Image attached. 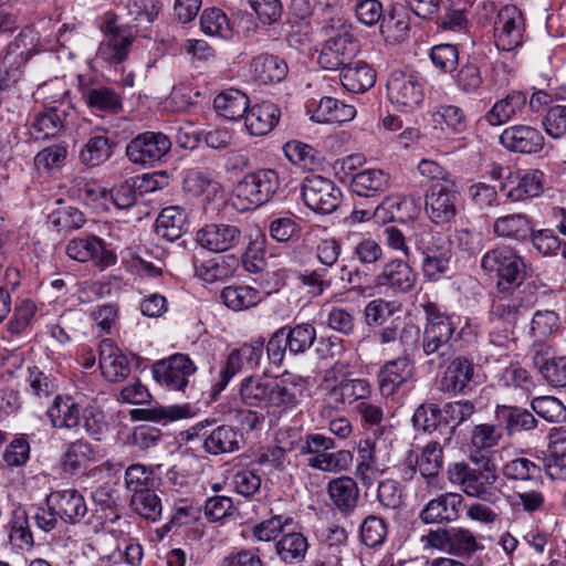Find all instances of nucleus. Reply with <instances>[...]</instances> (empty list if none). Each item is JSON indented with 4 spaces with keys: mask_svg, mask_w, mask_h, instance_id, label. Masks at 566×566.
Returning a JSON list of instances; mask_svg holds the SVG:
<instances>
[{
    "mask_svg": "<svg viewBox=\"0 0 566 566\" xmlns=\"http://www.w3.org/2000/svg\"><path fill=\"white\" fill-rule=\"evenodd\" d=\"M240 398L249 407L282 413L295 409L304 392L303 380L293 375L270 378L249 376L240 385Z\"/></svg>",
    "mask_w": 566,
    "mask_h": 566,
    "instance_id": "f257e3e1",
    "label": "nucleus"
},
{
    "mask_svg": "<svg viewBox=\"0 0 566 566\" xmlns=\"http://www.w3.org/2000/svg\"><path fill=\"white\" fill-rule=\"evenodd\" d=\"M471 459L474 467L463 461L449 464L447 469L449 482L459 486L470 497L490 505H497L503 497V492L495 485L499 479L495 464L484 455L471 457Z\"/></svg>",
    "mask_w": 566,
    "mask_h": 566,
    "instance_id": "f03ea898",
    "label": "nucleus"
},
{
    "mask_svg": "<svg viewBox=\"0 0 566 566\" xmlns=\"http://www.w3.org/2000/svg\"><path fill=\"white\" fill-rule=\"evenodd\" d=\"M350 365L343 360H337L325 370L319 389L336 406L353 405L367 400L371 392V384L365 378H354Z\"/></svg>",
    "mask_w": 566,
    "mask_h": 566,
    "instance_id": "7ed1b4c3",
    "label": "nucleus"
},
{
    "mask_svg": "<svg viewBox=\"0 0 566 566\" xmlns=\"http://www.w3.org/2000/svg\"><path fill=\"white\" fill-rule=\"evenodd\" d=\"M426 324L422 335V350L426 356L444 354L440 350L461 338L464 327H460L461 317L447 313L441 305L428 301L422 304Z\"/></svg>",
    "mask_w": 566,
    "mask_h": 566,
    "instance_id": "20e7f679",
    "label": "nucleus"
},
{
    "mask_svg": "<svg viewBox=\"0 0 566 566\" xmlns=\"http://www.w3.org/2000/svg\"><path fill=\"white\" fill-rule=\"evenodd\" d=\"M481 269L496 277L499 291H504V287H520L527 274L526 260L506 244H497L486 251L481 259Z\"/></svg>",
    "mask_w": 566,
    "mask_h": 566,
    "instance_id": "39448f33",
    "label": "nucleus"
},
{
    "mask_svg": "<svg viewBox=\"0 0 566 566\" xmlns=\"http://www.w3.org/2000/svg\"><path fill=\"white\" fill-rule=\"evenodd\" d=\"M413 242L422 255L421 271L427 281L438 282L450 272L451 243L442 233L418 229L413 233Z\"/></svg>",
    "mask_w": 566,
    "mask_h": 566,
    "instance_id": "423d86ee",
    "label": "nucleus"
},
{
    "mask_svg": "<svg viewBox=\"0 0 566 566\" xmlns=\"http://www.w3.org/2000/svg\"><path fill=\"white\" fill-rule=\"evenodd\" d=\"M333 438L322 433H308L298 442L302 455H310L307 464L324 472H345L353 463V453L348 450H335Z\"/></svg>",
    "mask_w": 566,
    "mask_h": 566,
    "instance_id": "0eeeda50",
    "label": "nucleus"
},
{
    "mask_svg": "<svg viewBox=\"0 0 566 566\" xmlns=\"http://www.w3.org/2000/svg\"><path fill=\"white\" fill-rule=\"evenodd\" d=\"M171 149L170 138L161 132H144L128 142L125 148L127 159L143 168H153L166 161Z\"/></svg>",
    "mask_w": 566,
    "mask_h": 566,
    "instance_id": "6e6552de",
    "label": "nucleus"
},
{
    "mask_svg": "<svg viewBox=\"0 0 566 566\" xmlns=\"http://www.w3.org/2000/svg\"><path fill=\"white\" fill-rule=\"evenodd\" d=\"M280 187L279 174L274 169H259L247 174L235 186V197L244 202L242 209L258 208L269 202Z\"/></svg>",
    "mask_w": 566,
    "mask_h": 566,
    "instance_id": "1a4fd4ad",
    "label": "nucleus"
},
{
    "mask_svg": "<svg viewBox=\"0 0 566 566\" xmlns=\"http://www.w3.org/2000/svg\"><path fill=\"white\" fill-rule=\"evenodd\" d=\"M301 195L305 206L319 214L334 212L342 201V190L333 180L319 175L303 179Z\"/></svg>",
    "mask_w": 566,
    "mask_h": 566,
    "instance_id": "9d476101",
    "label": "nucleus"
},
{
    "mask_svg": "<svg viewBox=\"0 0 566 566\" xmlns=\"http://www.w3.org/2000/svg\"><path fill=\"white\" fill-rule=\"evenodd\" d=\"M151 371L155 380L168 390L186 394L197 366L188 355L176 353L168 358L157 360Z\"/></svg>",
    "mask_w": 566,
    "mask_h": 566,
    "instance_id": "9b49d317",
    "label": "nucleus"
},
{
    "mask_svg": "<svg viewBox=\"0 0 566 566\" xmlns=\"http://www.w3.org/2000/svg\"><path fill=\"white\" fill-rule=\"evenodd\" d=\"M390 102L401 112H413L424 98L421 80L410 73L394 71L387 81Z\"/></svg>",
    "mask_w": 566,
    "mask_h": 566,
    "instance_id": "f8f14e48",
    "label": "nucleus"
},
{
    "mask_svg": "<svg viewBox=\"0 0 566 566\" xmlns=\"http://www.w3.org/2000/svg\"><path fill=\"white\" fill-rule=\"evenodd\" d=\"M494 41L501 51H513L524 41L525 19L522 11L513 4L504 6L494 21Z\"/></svg>",
    "mask_w": 566,
    "mask_h": 566,
    "instance_id": "ddd939ff",
    "label": "nucleus"
},
{
    "mask_svg": "<svg viewBox=\"0 0 566 566\" xmlns=\"http://www.w3.org/2000/svg\"><path fill=\"white\" fill-rule=\"evenodd\" d=\"M500 190L511 202H526L544 191V172L539 169L511 171L501 182Z\"/></svg>",
    "mask_w": 566,
    "mask_h": 566,
    "instance_id": "4468645a",
    "label": "nucleus"
},
{
    "mask_svg": "<svg viewBox=\"0 0 566 566\" xmlns=\"http://www.w3.org/2000/svg\"><path fill=\"white\" fill-rule=\"evenodd\" d=\"M465 507L461 493L444 492L429 500L419 512V520L426 524H449L460 518Z\"/></svg>",
    "mask_w": 566,
    "mask_h": 566,
    "instance_id": "2eb2a0df",
    "label": "nucleus"
},
{
    "mask_svg": "<svg viewBox=\"0 0 566 566\" xmlns=\"http://www.w3.org/2000/svg\"><path fill=\"white\" fill-rule=\"evenodd\" d=\"M133 39V32L119 25L116 19L108 20L105 27V38L98 45L96 59L111 66L120 64L128 56Z\"/></svg>",
    "mask_w": 566,
    "mask_h": 566,
    "instance_id": "dca6fc26",
    "label": "nucleus"
},
{
    "mask_svg": "<svg viewBox=\"0 0 566 566\" xmlns=\"http://www.w3.org/2000/svg\"><path fill=\"white\" fill-rule=\"evenodd\" d=\"M357 52L358 46L354 36L348 32L338 33L324 42L317 63L328 71H342L353 62Z\"/></svg>",
    "mask_w": 566,
    "mask_h": 566,
    "instance_id": "f3484780",
    "label": "nucleus"
},
{
    "mask_svg": "<svg viewBox=\"0 0 566 566\" xmlns=\"http://www.w3.org/2000/svg\"><path fill=\"white\" fill-rule=\"evenodd\" d=\"M65 252L69 258L78 262H93L99 268H108L116 263V254L107 249L106 243L94 234L77 237L69 241Z\"/></svg>",
    "mask_w": 566,
    "mask_h": 566,
    "instance_id": "a211bd4d",
    "label": "nucleus"
},
{
    "mask_svg": "<svg viewBox=\"0 0 566 566\" xmlns=\"http://www.w3.org/2000/svg\"><path fill=\"white\" fill-rule=\"evenodd\" d=\"M459 193L455 184H433L426 195V211L436 224L451 222L457 216Z\"/></svg>",
    "mask_w": 566,
    "mask_h": 566,
    "instance_id": "6ab92c4d",
    "label": "nucleus"
},
{
    "mask_svg": "<svg viewBox=\"0 0 566 566\" xmlns=\"http://www.w3.org/2000/svg\"><path fill=\"white\" fill-rule=\"evenodd\" d=\"M44 503L66 524H80L88 513L86 501L76 489L53 491L45 496Z\"/></svg>",
    "mask_w": 566,
    "mask_h": 566,
    "instance_id": "aec40b11",
    "label": "nucleus"
},
{
    "mask_svg": "<svg viewBox=\"0 0 566 566\" xmlns=\"http://www.w3.org/2000/svg\"><path fill=\"white\" fill-rule=\"evenodd\" d=\"M500 144L512 153L535 155L544 149L545 137L534 126L517 124L506 127L500 135Z\"/></svg>",
    "mask_w": 566,
    "mask_h": 566,
    "instance_id": "412c9836",
    "label": "nucleus"
},
{
    "mask_svg": "<svg viewBox=\"0 0 566 566\" xmlns=\"http://www.w3.org/2000/svg\"><path fill=\"white\" fill-rule=\"evenodd\" d=\"M374 282L376 286L386 287L394 294H407L413 291L417 274L409 260L392 259L382 266Z\"/></svg>",
    "mask_w": 566,
    "mask_h": 566,
    "instance_id": "4be33fe9",
    "label": "nucleus"
},
{
    "mask_svg": "<svg viewBox=\"0 0 566 566\" xmlns=\"http://www.w3.org/2000/svg\"><path fill=\"white\" fill-rule=\"evenodd\" d=\"M473 377V359L465 355H459L447 365L439 380V390L444 394L464 395L471 390Z\"/></svg>",
    "mask_w": 566,
    "mask_h": 566,
    "instance_id": "5701e85b",
    "label": "nucleus"
},
{
    "mask_svg": "<svg viewBox=\"0 0 566 566\" xmlns=\"http://www.w3.org/2000/svg\"><path fill=\"white\" fill-rule=\"evenodd\" d=\"M196 240L201 248L221 253L238 247L242 240V232L234 224L210 223L197 232Z\"/></svg>",
    "mask_w": 566,
    "mask_h": 566,
    "instance_id": "b1692460",
    "label": "nucleus"
},
{
    "mask_svg": "<svg viewBox=\"0 0 566 566\" xmlns=\"http://www.w3.org/2000/svg\"><path fill=\"white\" fill-rule=\"evenodd\" d=\"M517 289L509 290V287H504V291L497 290L491 306L493 322L497 321L514 328L517 321L528 312L530 305L524 301Z\"/></svg>",
    "mask_w": 566,
    "mask_h": 566,
    "instance_id": "393cba45",
    "label": "nucleus"
},
{
    "mask_svg": "<svg viewBox=\"0 0 566 566\" xmlns=\"http://www.w3.org/2000/svg\"><path fill=\"white\" fill-rule=\"evenodd\" d=\"M70 106L62 107L44 105L38 112L30 127V134L35 140H46L64 135L67 129L66 119Z\"/></svg>",
    "mask_w": 566,
    "mask_h": 566,
    "instance_id": "a878e982",
    "label": "nucleus"
},
{
    "mask_svg": "<svg viewBox=\"0 0 566 566\" xmlns=\"http://www.w3.org/2000/svg\"><path fill=\"white\" fill-rule=\"evenodd\" d=\"M78 91L86 106L92 111L118 114L123 109L122 95L112 87L92 86L83 75L77 76Z\"/></svg>",
    "mask_w": 566,
    "mask_h": 566,
    "instance_id": "bb28decb",
    "label": "nucleus"
},
{
    "mask_svg": "<svg viewBox=\"0 0 566 566\" xmlns=\"http://www.w3.org/2000/svg\"><path fill=\"white\" fill-rule=\"evenodd\" d=\"M98 367L103 377L111 382L123 381L130 374V364L111 338H103L98 346Z\"/></svg>",
    "mask_w": 566,
    "mask_h": 566,
    "instance_id": "cd10ccee",
    "label": "nucleus"
},
{
    "mask_svg": "<svg viewBox=\"0 0 566 566\" xmlns=\"http://www.w3.org/2000/svg\"><path fill=\"white\" fill-rule=\"evenodd\" d=\"M390 175L376 168H368L354 172L350 177V190L354 195L374 199L388 191L390 188Z\"/></svg>",
    "mask_w": 566,
    "mask_h": 566,
    "instance_id": "c85d7f7f",
    "label": "nucleus"
},
{
    "mask_svg": "<svg viewBox=\"0 0 566 566\" xmlns=\"http://www.w3.org/2000/svg\"><path fill=\"white\" fill-rule=\"evenodd\" d=\"M412 377V364L407 356L387 361L378 371V385L382 396L389 397Z\"/></svg>",
    "mask_w": 566,
    "mask_h": 566,
    "instance_id": "c756f323",
    "label": "nucleus"
},
{
    "mask_svg": "<svg viewBox=\"0 0 566 566\" xmlns=\"http://www.w3.org/2000/svg\"><path fill=\"white\" fill-rule=\"evenodd\" d=\"M46 417L54 429L73 430L81 423V408L71 395H56L46 410Z\"/></svg>",
    "mask_w": 566,
    "mask_h": 566,
    "instance_id": "7c9ffc66",
    "label": "nucleus"
},
{
    "mask_svg": "<svg viewBox=\"0 0 566 566\" xmlns=\"http://www.w3.org/2000/svg\"><path fill=\"white\" fill-rule=\"evenodd\" d=\"M526 107V93L514 90L493 104L485 114V120L492 126H500L515 117L523 116Z\"/></svg>",
    "mask_w": 566,
    "mask_h": 566,
    "instance_id": "2f4dec72",
    "label": "nucleus"
},
{
    "mask_svg": "<svg viewBox=\"0 0 566 566\" xmlns=\"http://www.w3.org/2000/svg\"><path fill=\"white\" fill-rule=\"evenodd\" d=\"M281 111L272 102L263 101L249 107L245 116V128L252 136H265L277 125Z\"/></svg>",
    "mask_w": 566,
    "mask_h": 566,
    "instance_id": "473e14b6",
    "label": "nucleus"
},
{
    "mask_svg": "<svg viewBox=\"0 0 566 566\" xmlns=\"http://www.w3.org/2000/svg\"><path fill=\"white\" fill-rule=\"evenodd\" d=\"M533 227V219L528 214L515 212L497 217L492 231L497 238L522 243L528 240Z\"/></svg>",
    "mask_w": 566,
    "mask_h": 566,
    "instance_id": "72a5a7b5",
    "label": "nucleus"
},
{
    "mask_svg": "<svg viewBox=\"0 0 566 566\" xmlns=\"http://www.w3.org/2000/svg\"><path fill=\"white\" fill-rule=\"evenodd\" d=\"M327 494L334 507L344 517L352 515L357 507L359 490L357 483L349 476H339L329 481Z\"/></svg>",
    "mask_w": 566,
    "mask_h": 566,
    "instance_id": "f704fd0d",
    "label": "nucleus"
},
{
    "mask_svg": "<svg viewBox=\"0 0 566 566\" xmlns=\"http://www.w3.org/2000/svg\"><path fill=\"white\" fill-rule=\"evenodd\" d=\"M379 430L375 429L361 439L357 447L358 464L357 474L365 480L366 473L370 470H379L388 457V453H381V447H386L385 440L379 438Z\"/></svg>",
    "mask_w": 566,
    "mask_h": 566,
    "instance_id": "c9c22d12",
    "label": "nucleus"
},
{
    "mask_svg": "<svg viewBox=\"0 0 566 566\" xmlns=\"http://www.w3.org/2000/svg\"><path fill=\"white\" fill-rule=\"evenodd\" d=\"M161 4L158 0H129L126 10L128 22L123 28H127L130 32L135 29L136 33L147 36L146 32L150 29L156 20Z\"/></svg>",
    "mask_w": 566,
    "mask_h": 566,
    "instance_id": "e433bc0d",
    "label": "nucleus"
},
{
    "mask_svg": "<svg viewBox=\"0 0 566 566\" xmlns=\"http://www.w3.org/2000/svg\"><path fill=\"white\" fill-rule=\"evenodd\" d=\"M495 417L510 437L534 430L538 424L532 411L517 406L497 405Z\"/></svg>",
    "mask_w": 566,
    "mask_h": 566,
    "instance_id": "4c0bfd02",
    "label": "nucleus"
},
{
    "mask_svg": "<svg viewBox=\"0 0 566 566\" xmlns=\"http://www.w3.org/2000/svg\"><path fill=\"white\" fill-rule=\"evenodd\" d=\"M188 213L180 206L164 208L156 220V233L172 242L188 231Z\"/></svg>",
    "mask_w": 566,
    "mask_h": 566,
    "instance_id": "58836bf2",
    "label": "nucleus"
},
{
    "mask_svg": "<svg viewBox=\"0 0 566 566\" xmlns=\"http://www.w3.org/2000/svg\"><path fill=\"white\" fill-rule=\"evenodd\" d=\"M339 81L346 91L359 94L374 86L376 73L366 62L356 61L340 71Z\"/></svg>",
    "mask_w": 566,
    "mask_h": 566,
    "instance_id": "ea45409f",
    "label": "nucleus"
},
{
    "mask_svg": "<svg viewBox=\"0 0 566 566\" xmlns=\"http://www.w3.org/2000/svg\"><path fill=\"white\" fill-rule=\"evenodd\" d=\"M196 276L206 283L222 281L233 275L239 266V259L234 255L211 258L202 262H193Z\"/></svg>",
    "mask_w": 566,
    "mask_h": 566,
    "instance_id": "a19ab883",
    "label": "nucleus"
},
{
    "mask_svg": "<svg viewBox=\"0 0 566 566\" xmlns=\"http://www.w3.org/2000/svg\"><path fill=\"white\" fill-rule=\"evenodd\" d=\"M220 300L228 308L240 312L260 304L264 295L250 285H228L221 290Z\"/></svg>",
    "mask_w": 566,
    "mask_h": 566,
    "instance_id": "79ce46f5",
    "label": "nucleus"
},
{
    "mask_svg": "<svg viewBox=\"0 0 566 566\" xmlns=\"http://www.w3.org/2000/svg\"><path fill=\"white\" fill-rule=\"evenodd\" d=\"M202 447L209 454L231 453L240 449V434L230 426H219L203 433Z\"/></svg>",
    "mask_w": 566,
    "mask_h": 566,
    "instance_id": "37998d69",
    "label": "nucleus"
},
{
    "mask_svg": "<svg viewBox=\"0 0 566 566\" xmlns=\"http://www.w3.org/2000/svg\"><path fill=\"white\" fill-rule=\"evenodd\" d=\"M216 112L230 120L244 118L249 109V97L241 91L229 88L214 97Z\"/></svg>",
    "mask_w": 566,
    "mask_h": 566,
    "instance_id": "c03bdc74",
    "label": "nucleus"
},
{
    "mask_svg": "<svg viewBox=\"0 0 566 566\" xmlns=\"http://www.w3.org/2000/svg\"><path fill=\"white\" fill-rule=\"evenodd\" d=\"M251 70L259 82L269 84L284 80L289 67L277 55L261 54L252 60Z\"/></svg>",
    "mask_w": 566,
    "mask_h": 566,
    "instance_id": "a18cd8bd",
    "label": "nucleus"
},
{
    "mask_svg": "<svg viewBox=\"0 0 566 566\" xmlns=\"http://www.w3.org/2000/svg\"><path fill=\"white\" fill-rule=\"evenodd\" d=\"M307 549V538L301 532L286 533L275 544V552L285 564L301 563Z\"/></svg>",
    "mask_w": 566,
    "mask_h": 566,
    "instance_id": "49530a36",
    "label": "nucleus"
},
{
    "mask_svg": "<svg viewBox=\"0 0 566 566\" xmlns=\"http://www.w3.org/2000/svg\"><path fill=\"white\" fill-rule=\"evenodd\" d=\"M124 480L130 495L155 490L159 481L155 469L142 463L130 464L125 470Z\"/></svg>",
    "mask_w": 566,
    "mask_h": 566,
    "instance_id": "de8ad7c7",
    "label": "nucleus"
},
{
    "mask_svg": "<svg viewBox=\"0 0 566 566\" xmlns=\"http://www.w3.org/2000/svg\"><path fill=\"white\" fill-rule=\"evenodd\" d=\"M441 411L443 424L448 428L444 436V444H449L454 430L475 412V406L469 400H458L447 402L441 408Z\"/></svg>",
    "mask_w": 566,
    "mask_h": 566,
    "instance_id": "09e8293b",
    "label": "nucleus"
},
{
    "mask_svg": "<svg viewBox=\"0 0 566 566\" xmlns=\"http://www.w3.org/2000/svg\"><path fill=\"white\" fill-rule=\"evenodd\" d=\"M94 458V447L90 442L78 439L67 444L62 455V465L65 472L76 474Z\"/></svg>",
    "mask_w": 566,
    "mask_h": 566,
    "instance_id": "8fccbe9b",
    "label": "nucleus"
},
{
    "mask_svg": "<svg viewBox=\"0 0 566 566\" xmlns=\"http://www.w3.org/2000/svg\"><path fill=\"white\" fill-rule=\"evenodd\" d=\"M134 420L161 421V420H180L193 416L192 406L190 403L159 406L146 409H134L130 411Z\"/></svg>",
    "mask_w": 566,
    "mask_h": 566,
    "instance_id": "3c124183",
    "label": "nucleus"
},
{
    "mask_svg": "<svg viewBox=\"0 0 566 566\" xmlns=\"http://www.w3.org/2000/svg\"><path fill=\"white\" fill-rule=\"evenodd\" d=\"M348 534L344 527L332 526L327 528L322 539L324 560L321 566H343L342 553L346 546Z\"/></svg>",
    "mask_w": 566,
    "mask_h": 566,
    "instance_id": "603ef678",
    "label": "nucleus"
},
{
    "mask_svg": "<svg viewBox=\"0 0 566 566\" xmlns=\"http://www.w3.org/2000/svg\"><path fill=\"white\" fill-rule=\"evenodd\" d=\"M114 145L105 135L92 136L80 151V161L92 168L101 166L112 157Z\"/></svg>",
    "mask_w": 566,
    "mask_h": 566,
    "instance_id": "864d4df0",
    "label": "nucleus"
},
{
    "mask_svg": "<svg viewBox=\"0 0 566 566\" xmlns=\"http://www.w3.org/2000/svg\"><path fill=\"white\" fill-rule=\"evenodd\" d=\"M286 158L295 166L314 171L322 165L319 151L300 140H290L283 146Z\"/></svg>",
    "mask_w": 566,
    "mask_h": 566,
    "instance_id": "5fc2aeb1",
    "label": "nucleus"
},
{
    "mask_svg": "<svg viewBox=\"0 0 566 566\" xmlns=\"http://www.w3.org/2000/svg\"><path fill=\"white\" fill-rule=\"evenodd\" d=\"M9 538L10 542L20 549L31 548L34 545L28 513L22 506L15 507L11 513L9 522Z\"/></svg>",
    "mask_w": 566,
    "mask_h": 566,
    "instance_id": "6e6d98bb",
    "label": "nucleus"
},
{
    "mask_svg": "<svg viewBox=\"0 0 566 566\" xmlns=\"http://www.w3.org/2000/svg\"><path fill=\"white\" fill-rule=\"evenodd\" d=\"M290 354L298 355L308 350L315 339L316 329L310 323L297 324L294 327L283 326Z\"/></svg>",
    "mask_w": 566,
    "mask_h": 566,
    "instance_id": "4d7b16f0",
    "label": "nucleus"
},
{
    "mask_svg": "<svg viewBox=\"0 0 566 566\" xmlns=\"http://www.w3.org/2000/svg\"><path fill=\"white\" fill-rule=\"evenodd\" d=\"M200 27L202 32L210 36L221 39H230L232 36L229 18L219 8L205 9L200 17Z\"/></svg>",
    "mask_w": 566,
    "mask_h": 566,
    "instance_id": "13d9d810",
    "label": "nucleus"
},
{
    "mask_svg": "<svg viewBox=\"0 0 566 566\" xmlns=\"http://www.w3.org/2000/svg\"><path fill=\"white\" fill-rule=\"evenodd\" d=\"M444 441L441 443L438 440L428 442L419 457L415 458V463L423 478L434 476L443 463V448Z\"/></svg>",
    "mask_w": 566,
    "mask_h": 566,
    "instance_id": "bf43d9fd",
    "label": "nucleus"
},
{
    "mask_svg": "<svg viewBox=\"0 0 566 566\" xmlns=\"http://www.w3.org/2000/svg\"><path fill=\"white\" fill-rule=\"evenodd\" d=\"M265 234L260 230L255 231L254 238L251 237V240L242 254V264L247 272L260 273L265 270Z\"/></svg>",
    "mask_w": 566,
    "mask_h": 566,
    "instance_id": "052dcab7",
    "label": "nucleus"
},
{
    "mask_svg": "<svg viewBox=\"0 0 566 566\" xmlns=\"http://www.w3.org/2000/svg\"><path fill=\"white\" fill-rule=\"evenodd\" d=\"M444 12L441 15H436V23L439 29L452 32L467 31L469 20L467 9L461 3L442 2Z\"/></svg>",
    "mask_w": 566,
    "mask_h": 566,
    "instance_id": "680f3d73",
    "label": "nucleus"
},
{
    "mask_svg": "<svg viewBox=\"0 0 566 566\" xmlns=\"http://www.w3.org/2000/svg\"><path fill=\"white\" fill-rule=\"evenodd\" d=\"M129 506L136 514L150 522H156L161 516V500L155 490L130 495Z\"/></svg>",
    "mask_w": 566,
    "mask_h": 566,
    "instance_id": "e2e57ef3",
    "label": "nucleus"
},
{
    "mask_svg": "<svg viewBox=\"0 0 566 566\" xmlns=\"http://www.w3.org/2000/svg\"><path fill=\"white\" fill-rule=\"evenodd\" d=\"M531 409L542 419L558 423L566 421V407L556 397L539 396L531 400Z\"/></svg>",
    "mask_w": 566,
    "mask_h": 566,
    "instance_id": "0e129e2a",
    "label": "nucleus"
},
{
    "mask_svg": "<svg viewBox=\"0 0 566 566\" xmlns=\"http://www.w3.org/2000/svg\"><path fill=\"white\" fill-rule=\"evenodd\" d=\"M49 220L59 232L64 233L78 230L86 222L84 213L71 206L53 210L49 216Z\"/></svg>",
    "mask_w": 566,
    "mask_h": 566,
    "instance_id": "69168bd1",
    "label": "nucleus"
},
{
    "mask_svg": "<svg viewBox=\"0 0 566 566\" xmlns=\"http://www.w3.org/2000/svg\"><path fill=\"white\" fill-rule=\"evenodd\" d=\"M354 12L359 23L373 27L380 22V32L381 34L386 33V18L382 3L379 0H357Z\"/></svg>",
    "mask_w": 566,
    "mask_h": 566,
    "instance_id": "338daca9",
    "label": "nucleus"
},
{
    "mask_svg": "<svg viewBox=\"0 0 566 566\" xmlns=\"http://www.w3.org/2000/svg\"><path fill=\"white\" fill-rule=\"evenodd\" d=\"M543 379L552 387H566V356H554L538 365Z\"/></svg>",
    "mask_w": 566,
    "mask_h": 566,
    "instance_id": "774afa93",
    "label": "nucleus"
}]
</instances>
